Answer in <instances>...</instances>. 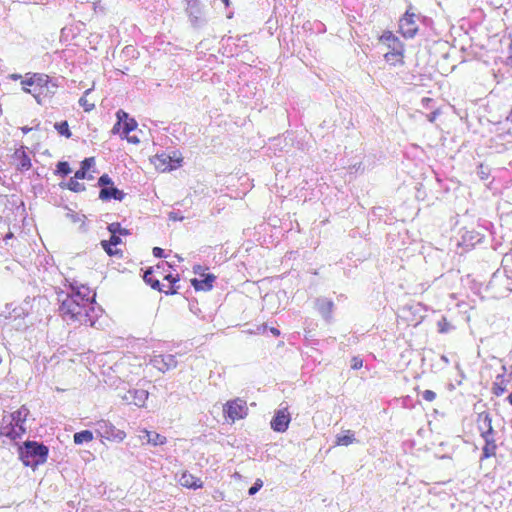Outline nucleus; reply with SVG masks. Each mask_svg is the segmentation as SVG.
<instances>
[{"label": "nucleus", "mask_w": 512, "mask_h": 512, "mask_svg": "<svg viewBox=\"0 0 512 512\" xmlns=\"http://www.w3.org/2000/svg\"><path fill=\"white\" fill-rule=\"evenodd\" d=\"M94 296H90L89 288L84 285L80 288L72 286L71 293L66 294L65 298L61 300L60 315L65 321L93 326L95 321L91 312L94 311V307H92Z\"/></svg>", "instance_id": "1"}, {"label": "nucleus", "mask_w": 512, "mask_h": 512, "mask_svg": "<svg viewBox=\"0 0 512 512\" xmlns=\"http://www.w3.org/2000/svg\"><path fill=\"white\" fill-rule=\"evenodd\" d=\"M49 448L41 442L27 440L18 446L19 460L25 467L36 470L47 461Z\"/></svg>", "instance_id": "2"}, {"label": "nucleus", "mask_w": 512, "mask_h": 512, "mask_svg": "<svg viewBox=\"0 0 512 512\" xmlns=\"http://www.w3.org/2000/svg\"><path fill=\"white\" fill-rule=\"evenodd\" d=\"M96 433L99 437L109 441L121 442L126 437L123 430L116 428L107 420H99L96 422Z\"/></svg>", "instance_id": "3"}, {"label": "nucleus", "mask_w": 512, "mask_h": 512, "mask_svg": "<svg viewBox=\"0 0 512 512\" xmlns=\"http://www.w3.org/2000/svg\"><path fill=\"white\" fill-rule=\"evenodd\" d=\"M223 412L233 422L242 419L248 413L246 401L241 398L228 401L223 407Z\"/></svg>", "instance_id": "4"}, {"label": "nucleus", "mask_w": 512, "mask_h": 512, "mask_svg": "<svg viewBox=\"0 0 512 512\" xmlns=\"http://www.w3.org/2000/svg\"><path fill=\"white\" fill-rule=\"evenodd\" d=\"M416 19H418V15H416L414 12H411V9H408L404 16L400 19L399 29L404 37L413 38L416 35L418 31Z\"/></svg>", "instance_id": "5"}, {"label": "nucleus", "mask_w": 512, "mask_h": 512, "mask_svg": "<svg viewBox=\"0 0 512 512\" xmlns=\"http://www.w3.org/2000/svg\"><path fill=\"white\" fill-rule=\"evenodd\" d=\"M186 12L193 27H201L206 23L199 0H186Z\"/></svg>", "instance_id": "6"}, {"label": "nucleus", "mask_w": 512, "mask_h": 512, "mask_svg": "<svg viewBox=\"0 0 512 512\" xmlns=\"http://www.w3.org/2000/svg\"><path fill=\"white\" fill-rule=\"evenodd\" d=\"M290 414L287 409L278 410L271 420V428L276 432H285L290 423Z\"/></svg>", "instance_id": "7"}, {"label": "nucleus", "mask_w": 512, "mask_h": 512, "mask_svg": "<svg viewBox=\"0 0 512 512\" xmlns=\"http://www.w3.org/2000/svg\"><path fill=\"white\" fill-rule=\"evenodd\" d=\"M152 365L157 368L161 372H166L168 370L174 369L177 367L176 357L172 354L168 355H157L151 360Z\"/></svg>", "instance_id": "8"}, {"label": "nucleus", "mask_w": 512, "mask_h": 512, "mask_svg": "<svg viewBox=\"0 0 512 512\" xmlns=\"http://www.w3.org/2000/svg\"><path fill=\"white\" fill-rule=\"evenodd\" d=\"M148 395V392L144 389H132L127 391V393L123 396V399L130 404L141 407L147 400Z\"/></svg>", "instance_id": "9"}, {"label": "nucleus", "mask_w": 512, "mask_h": 512, "mask_svg": "<svg viewBox=\"0 0 512 512\" xmlns=\"http://www.w3.org/2000/svg\"><path fill=\"white\" fill-rule=\"evenodd\" d=\"M13 160L15 162L17 170L19 171H27L32 166L31 159L29 155L26 153L24 147L16 149V151L13 154Z\"/></svg>", "instance_id": "10"}, {"label": "nucleus", "mask_w": 512, "mask_h": 512, "mask_svg": "<svg viewBox=\"0 0 512 512\" xmlns=\"http://www.w3.org/2000/svg\"><path fill=\"white\" fill-rule=\"evenodd\" d=\"M35 88H33V96L36 101L41 104L40 96L44 93V87H48L50 84V78L45 74L34 73Z\"/></svg>", "instance_id": "11"}, {"label": "nucleus", "mask_w": 512, "mask_h": 512, "mask_svg": "<svg viewBox=\"0 0 512 512\" xmlns=\"http://www.w3.org/2000/svg\"><path fill=\"white\" fill-rule=\"evenodd\" d=\"M315 306L321 316L327 321L331 322L332 320V311L334 308V303L332 300L327 298H317L315 301Z\"/></svg>", "instance_id": "12"}, {"label": "nucleus", "mask_w": 512, "mask_h": 512, "mask_svg": "<svg viewBox=\"0 0 512 512\" xmlns=\"http://www.w3.org/2000/svg\"><path fill=\"white\" fill-rule=\"evenodd\" d=\"M117 119L122 124V134L124 137L137 128V122L134 118H130L128 113L123 110H118L116 113Z\"/></svg>", "instance_id": "13"}, {"label": "nucleus", "mask_w": 512, "mask_h": 512, "mask_svg": "<svg viewBox=\"0 0 512 512\" xmlns=\"http://www.w3.org/2000/svg\"><path fill=\"white\" fill-rule=\"evenodd\" d=\"M478 422H479V429L481 431L482 437L493 436L494 430L492 427V419H491L489 413H486V412L480 413Z\"/></svg>", "instance_id": "14"}, {"label": "nucleus", "mask_w": 512, "mask_h": 512, "mask_svg": "<svg viewBox=\"0 0 512 512\" xmlns=\"http://www.w3.org/2000/svg\"><path fill=\"white\" fill-rule=\"evenodd\" d=\"M125 197V193L122 190L114 187L113 185L110 187L101 188L99 193V198L103 201H108L111 199L122 201Z\"/></svg>", "instance_id": "15"}, {"label": "nucleus", "mask_w": 512, "mask_h": 512, "mask_svg": "<svg viewBox=\"0 0 512 512\" xmlns=\"http://www.w3.org/2000/svg\"><path fill=\"white\" fill-rule=\"evenodd\" d=\"M142 433L143 435H140V439L146 440L148 444L159 446L166 443V437L155 431L144 430Z\"/></svg>", "instance_id": "16"}, {"label": "nucleus", "mask_w": 512, "mask_h": 512, "mask_svg": "<svg viewBox=\"0 0 512 512\" xmlns=\"http://www.w3.org/2000/svg\"><path fill=\"white\" fill-rule=\"evenodd\" d=\"M215 279L216 277L213 274H207L201 280L197 278L192 279L191 284L196 290L208 291L212 289Z\"/></svg>", "instance_id": "17"}, {"label": "nucleus", "mask_w": 512, "mask_h": 512, "mask_svg": "<svg viewBox=\"0 0 512 512\" xmlns=\"http://www.w3.org/2000/svg\"><path fill=\"white\" fill-rule=\"evenodd\" d=\"M179 483L184 487L193 489L201 488L203 485V482L200 480V478L195 477L188 472L182 473L181 477L179 478Z\"/></svg>", "instance_id": "18"}, {"label": "nucleus", "mask_w": 512, "mask_h": 512, "mask_svg": "<svg viewBox=\"0 0 512 512\" xmlns=\"http://www.w3.org/2000/svg\"><path fill=\"white\" fill-rule=\"evenodd\" d=\"M382 43L386 44L389 49H403L401 41L390 31H386L380 37Z\"/></svg>", "instance_id": "19"}, {"label": "nucleus", "mask_w": 512, "mask_h": 512, "mask_svg": "<svg viewBox=\"0 0 512 512\" xmlns=\"http://www.w3.org/2000/svg\"><path fill=\"white\" fill-rule=\"evenodd\" d=\"M4 429L5 432H1L0 434L7 436L13 441L21 438L22 435L26 433V428L24 427V425L21 424H19V426H16V424H11L10 427H6Z\"/></svg>", "instance_id": "20"}, {"label": "nucleus", "mask_w": 512, "mask_h": 512, "mask_svg": "<svg viewBox=\"0 0 512 512\" xmlns=\"http://www.w3.org/2000/svg\"><path fill=\"white\" fill-rule=\"evenodd\" d=\"M356 442L355 434L351 430H346L345 434H338L336 436L335 444L338 446H349Z\"/></svg>", "instance_id": "21"}, {"label": "nucleus", "mask_w": 512, "mask_h": 512, "mask_svg": "<svg viewBox=\"0 0 512 512\" xmlns=\"http://www.w3.org/2000/svg\"><path fill=\"white\" fill-rule=\"evenodd\" d=\"M483 439L485 440V446L482 449V459L494 456L497 446L493 436L483 437Z\"/></svg>", "instance_id": "22"}, {"label": "nucleus", "mask_w": 512, "mask_h": 512, "mask_svg": "<svg viewBox=\"0 0 512 512\" xmlns=\"http://www.w3.org/2000/svg\"><path fill=\"white\" fill-rule=\"evenodd\" d=\"M28 414L29 410L22 406L20 409L11 414L12 422L16 424V426H19V424L24 425Z\"/></svg>", "instance_id": "23"}, {"label": "nucleus", "mask_w": 512, "mask_h": 512, "mask_svg": "<svg viewBox=\"0 0 512 512\" xmlns=\"http://www.w3.org/2000/svg\"><path fill=\"white\" fill-rule=\"evenodd\" d=\"M73 440L77 445L88 443L93 440V433L90 430H82L80 432H76L73 435Z\"/></svg>", "instance_id": "24"}, {"label": "nucleus", "mask_w": 512, "mask_h": 512, "mask_svg": "<svg viewBox=\"0 0 512 512\" xmlns=\"http://www.w3.org/2000/svg\"><path fill=\"white\" fill-rule=\"evenodd\" d=\"M403 57V49H390L387 53H385L384 58L385 60L395 65L397 62H400Z\"/></svg>", "instance_id": "25"}, {"label": "nucleus", "mask_w": 512, "mask_h": 512, "mask_svg": "<svg viewBox=\"0 0 512 512\" xmlns=\"http://www.w3.org/2000/svg\"><path fill=\"white\" fill-rule=\"evenodd\" d=\"M157 159L161 162L163 167V170H172L179 166L180 160H173L169 155L162 154L160 156H157Z\"/></svg>", "instance_id": "26"}, {"label": "nucleus", "mask_w": 512, "mask_h": 512, "mask_svg": "<svg viewBox=\"0 0 512 512\" xmlns=\"http://www.w3.org/2000/svg\"><path fill=\"white\" fill-rule=\"evenodd\" d=\"M144 281L149 284L153 289L158 291H163L160 281L158 279H155L153 276V270L150 268L145 271L144 273Z\"/></svg>", "instance_id": "27"}, {"label": "nucleus", "mask_w": 512, "mask_h": 512, "mask_svg": "<svg viewBox=\"0 0 512 512\" xmlns=\"http://www.w3.org/2000/svg\"><path fill=\"white\" fill-rule=\"evenodd\" d=\"M55 129L58 133L66 138L71 136V132L69 130V125L67 121H61L54 124Z\"/></svg>", "instance_id": "28"}, {"label": "nucleus", "mask_w": 512, "mask_h": 512, "mask_svg": "<svg viewBox=\"0 0 512 512\" xmlns=\"http://www.w3.org/2000/svg\"><path fill=\"white\" fill-rule=\"evenodd\" d=\"M108 231L111 233V234H115V235H128L129 234V231L125 228H122L120 223L118 222H114V223H111L108 225Z\"/></svg>", "instance_id": "29"}, {"label": "nucleus", "mask_w": 512, "mask_h": 512, "mask_svg": "<svg viewBox=\"0 0 512 512\" xmlns=\"http://www.w3.org/2000/svg\"><path fill=\"white\" fill-rule=\"evenodd\" d=\"M67 188L73 192H82L85 190V185L77 181L76 178H70L67 183Z\"/></svg>", "instance_id": "30"}, {"label": "nucleus", "mask_w": 512, "mask_h": 512, "mask_svg": "<svg viewBox=\"0 0 512 512\" xmlns=\"http://www.w3.org/2000/svg\"><path fill=\"white\" fill-rule=\"evenodd\" d=\"M437 327L439 333H448L454 329V327L450 324V322H448V320L445 317H442L437 322Z\"/></svg>", "instance_id": "31"}, {"label": "nucleus", "mask_w": 512, "mask_h": 512, "mask_svg": "<svg viewBox=\"0 0 512 512\" xmlns=\"http://www.w3.org/2000/svg\"><path fill=\"white\" fill-rule=\"evenodd\" d=\"M90 93V89L86 90L84 95L79 99V104L86 112H89L94 109L95 104L90 103L87 99V95Z\"/></svg>", "instance_id": "32"}, {"label": "nucleus", "mask_w": 512, "mask_h": 512, "mask_svg": "<svg viewBox=\"0 0 512 512\" xmlns=\"http://www.w3.org/2000/svg\"><path fill=\"white\" fill-rule=\"evenodd\" d=\"M56 172L61 176H66L71 172V169L69 167V164L65 161H60L57 164Z\"/></svg>", "instance_id": "33"}, {"label": "nucleus", "mask_w": 512, "mask_h": 512, "mask_svg": "<svg viewBox=\"0 0 512 512\" xmlns=\"http://www.w3.org/2000/svg\"><path fill=\"white\" fill-rule=\"evenodd\" d=\"M101 246L109 256H116L118 254H121V251L119 249H112V245L107 240H102Z\"/></svg>", "instance_id": "34"}, {"label": "nucleus", "mask_w": 512, "mask_h": 512, "mask_svg": "<svg viewBox=\"0 0 512 512\" xmlns=\"http://www.w3.org/2000/svg\"><path fill=\"white\" fill-rule=\"evenodd\" d=\"M21 85H22V89L25 92L31 93L33 95V90H30L28 88V86H33L35 88V82H34L33 74L30 77H27L26 79L22 80Z\"/></svg>", "instance_id": "35"}, {"label": "nucleus", "mask_w": 512, "mask_h": 512, "mask_svg": "<svg viewBox=\"0 0 512 512\" xmlns=\"http://www.w3.org/2000/svg\"><path fill=\"white\" fill-rule=\"evenodd\" d=\"M21 85H22V89L25 92L31 93L33 95V90H30L28 88V86H33L35 88V82H34L33 74L30 77H27L26 79L22 80Z\"/></svg>", "instance_id": "36"}, {"label": "nucleus", "mask_w": 512, "mask_h": 512, "mask_svg": "<svg viewBox=\"0 0 512 512\" xmlns=\"http://www.w3.org/2000/svg\"><path fill=\"white\" fill-rule=\"evenodd\" d=\"M98 185L101 187V188H104V187H110L113 185V181L112 179L107 175V174H103L99 179H98Z\"/></svg>", "instance_id": "37"}, {"label": "nucleus", "mask_w": 512, "mask_h": 512, "mask_svg": "<svg viewBox=\"0 0 512 512\" xmlns=\"http://www.w3.org/2000/svg\"><path fill=\"white\" fill-rule=\"evenodd\" d=\"M166 280H168L172 285L169 286V290L165 291L166 294H175L177 293V290L173 288V285L176 281H178V278H174L171 274H168L164 277Z\"/></svg>", "instance_id": "38"}, {"label": "nucleus", "mask_w": 512, "mask_h": 512, "mask_svg": "<svg viewBox=\"0 0 512 512\" xmlns=\"http://www.w3.org/2000/svg\"><path fill=\"white\" fill-rule=\"evenodd\" d=\"M95 165V159L93 157H89V158H85L82 162H81V167L83 168V170H86L87 172L89 171V169L91 167H93Z\"/></svg>", "instance_id": "39"}, {"label": "nucleus", "mask_w": 512, "mask_h": 512, "mask_svg": "<svg viewBox=\"0 0 512 512\" xmlns=\"http://www.w3.org/2000/svg\"><path fill=\"white\" fill-rule=\"evenodd\" d=\"M58 85L50 79L48 87H44V93L42 95H53L56 92Z\"/></svg>", "instance_id": "40"}, {"label": "nucleus", "mask_w": 512, "mask_h": 512, "mask_svg": "<svg viewBox=\"0 0 512 512\" xmlns=\"http://www.w3.org/2000/svg\"><path fill=\"white\" fill-rule=\"evenodd\" d=\"M422 398L428 402H431L436 398V393L432 390H425L422 393Z\"/></svg>", "instance_id": "41"}, {"label": "nucleus", "mask_w": 512, "mask_h": 512, "mask_svg": "<svg viewBox=\"0 0 512 512\" xmlns=\"http://www.w3.org/2000/svg\"><path fill=\"white\" fill-rule=\"evenodd\" d=\"M262 487V481L261 480H257L248 490V494L249 495H254L256 494L259 489Z\"/></svg>", "instance_id": "42"}, {"label": "nucleus", "mask_w": 512, "mask_h": 512, "mask_svg": "<svg viewBox=\"0 0 512 512\" xmlns=\"http://www.w3.org/2000/svg\"><path fill=\"white\" fill-rule=\"evenodd\" d=\"M363 366V361L359 357H353L351 360L352 369H360Z\"/></svg>", "instance_id": "43"}, {"label": "nucleus", "mask_w": 512, "mask_h": 512, "mask_svg": "<svg viewBox=\"0 0 512 512\" xmlns=\"http://www.w3.org/2000/svg\"><path fill=\"white\" fill-rule=\"evenodd\" d=\"M112 246H117L121 243V238L118 235L111 234L110 239L107 240Z\"/></svg>", "instance_id": "44"}, {"label": "nucleus", "mask_w": 512, "mask_h": 512, "mask_svg": "<svg viewBox=\"0 0 512 512\" xmlns=\"http://www.w3.org/2000/svg\"><path fill=\"white\" fill-rule=\"evenodd\" d=\"M87 177V171L83 170L82 167H80L79 170L76 171L74 178L76 179H85Z\"/></svg>", "instance_id": "45"}, {"label": "nucleus", "mask_w": 512, "mask_h": 512, "mask_svg": "<svg viewBox=\"0 0 512 512\" xmlns=\"http://www.w3.org/2000/svg\"><path fill=\"white\" fill-rule=\"evenodd\" d=\"M153 255L155 257L161 258V257H167V255L164 254V250L160 247H154L153 248Z\"/></svg>", "instance_id": "46"}, {"label": "nucleus", "mask_w": 512, "mask_h": 512, "mask_svg": "<svg viewBox=\"0 0 512 512\" xmlns=\"http://www.w3.org/2000/svg\"><path fill=\"white\" fill-rule=\"evenodd\" d=\"M169 219L170 220H173V221H182L184 219L183 216H180L178 212H175V211H171L169 213Z\"/></svg>", "instance_id": "47"}, {"label": "nucleus", "mask_w": 512, "mask_h": 512, "mask_svg": "<svg viewBox=\"0 0 512 512\" xmlns=\"http://www.w3.org/2000/svg\"><path fill=\"white\" fill-rule=\"evenodd\" d=\"M67 217L72 221V222H78V221H81V217L74 213L73 211H69L67 213Z\"/></svg>", "instance_id": "48"}, {"label": "nucleus", "mask_w": 512, "mask_h": 512, "mask_svg": "<svg viewBox=\"0 0 512 512\" xmlns=\"http://www.w3.org/2000/svg\"><path fill=\"white\" fill-rule=\"evenodd\" d=\"M122 129V124L121 122L117 119V122L115 123V125L113 126L112 128V133L113 134H118L120 133V130Z\"/></svg>", "instance_id": "49"}, {"label": "nucleus", "mask_w": 512, "mask_h": 512, "mask_svg": "<svg viewBox=\"0 0 512 512\" xmlns=\"http://www.w3.org/2000/svg\"><path fill=\"white\" fill-rule=\"evenodd\" d=\"M125 138L130 143H134V144H138L139 143V139L136 136H128L127 135V137H125Z\"/></svg>", "instance_id": "50"}, {"label": "nucleus", "mask_w": 512, "mask_h": 512, "mask_svg": "<svg viewBox=\"0 0 512 512\" xmlns=\"http://www.w3.org/2000/svg\"><path fill=\"white\" fill-rule=\"evenodd\" d=\"M436 116H437V113H436V112H432V113H430V114L428 115V120H429L430 122H433V121L435 120Z\"/></svg>", "instance_id": "51"}, {"label": "nucleus", "mask_w": 512, "mask_h": 512, "mask_svg": "<svg viewBox=\"0 0 512 512\" xmlns=\"http://www.w3.org/2000/svg\"><path fill=\"white\" fill-rule=\"evenodd\" d=\"M270 331L274 336L280 335V331L277 328H271Z\"/></svg>", "instance_id": "52"}, {"label": "nucleus", "mask_w": 512, "mask_h": 512, "mask_svg": "<svg viewBox=\"0 0 512 512\" xmlns=\"http://www.w3.org/2000/svg\"><path fill=\"white\" fill-rule=\"evenodd\" d=\"M10 78L14 79V80H17V79L21 78V75H19V74H12V75H10Z\"/></svg>", "instance_id": "53"}, {"label": "nucleus", "mask_w": 512, "mask_h": 512, "mask_svg": "<svg viewBox=\"0 0 512 512\" xmlns=\"http://www.w3.org/2000/svg\"><path fill=\"white\" fill-rule=\"evenodd\" d=\"M441 360L444 361L446 364L449 363V359L445 355L441 356Z\"/></svg>", "instance_id": "54"}, {"label": "nucleus", "mask_w": 512, "mask_h": 512, "mask_svg": "<svg viewBox=\"0 0 512 512\" xmlns=\"http://www.w3.org/2000/svg\"><path fill=\"white\" fill-rule=\"evenodd\" d=\"M508 400H509V403L512 405V392L510 393V395L508 396Z\"/></svg>", "instance_id": "55"}, {"label": "nucleus", "mask_w": 512, "mask_h": 512, "mask_svg": "<svg viewBox=\"0 0 512 512\" xmlns=\"http://www.w3.org/2000/svg\"><path fill=\"white\" fill-rule=\"evenodd\" d=\"M225 6H229V0H222Z\"/></svg>", "instance_id": "56"}, {"label": "nucleus", "mask_w": 512, "mask_h": 512, "mask_svg": "<svg viewBox=\"0 0 512 512\" xmlns=\"http://www.w3.org/2000/svg\"><path fill=\"white\" fill-rule=\"evenodd\" d=\"M502 391H503V389L499 388L498 391L495 392V394L499 395Z\"/></svg>", "instance_id": "57"}, {"label": "nucleus", "mask_w": 512, "mask_h": 512, "mask_svg": "<svg viewBox=\"0 0 512 512\" xmlns=\"http://www.w3.org/2000/svg\"><path fill=\"white\" fill-rule=\"evenodd\" d=\"M12 236H13V234H12V233H9V234L6 236V238H11Z\"/></svg>", "instance_id": "58"}]
</instances>
